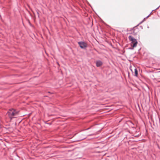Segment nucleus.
I'll list each match as a JSON object with an SVG mask.
<instances>
[{
    "mask_svg": "<svg viewBox=\"0 0 160 160\" xmlns=\"http://www.w3.org/2000/svg\"><path fill=\"white\" fill-rule=\"evenodd\" d=\"M18 111H16L14 109L12 108L9 109L8 110L7 114L11 119H12L13 118H16L15 116L17 115L18 114Z\"/></svg>",
    "mask_w": 160,
    "mask_h": 160,
    "instance_id": "nucleus-1",
    "label": "nucleus"
},
{
    "mask_svg": "<svg viewBox=\"0 0 160 160\" xmlns=\"http://www.w3.org/2000/svg\"><path fill=\"white\" fill-rule=\"evenodd\" d=\"M128 39L131 42V45L133 48L135 47L138 44V42L136 39L132 36L130 35L128 37Z\"/></svg>",
    "mask_w": 160,
    "mask_h": 160,
    "instance_id": "nucleus-2",
    "label": "nucleus"
},
{
    "mask_svg": "<svg viewBox=\"0 0 160 160\" xmlns=\"http://www.w3.org/2000/svg\"><path fill=\"white\" fill-rule=\"evenodd\" d=\"M78 43L81 48L85 49L87 47V44L85 42H79Z\"/></svg>",
    "mask_w": 160,
    "mask_h": 160,
    "instance_id": "nucleus-3",
    "label": "nucleus"
},
{
    "mask_svg": "<svg viewBox=\"0 0 160 160\" xmlns=\"http://www.w3.org/2000/svg\"><path fill=\"white\" fill-rule=\"evenodd\" d=\"M103 63L100 60H97L96 62V65L97 67H100L102 65Z\"/></svg>",
    "mask_w": 160,
    "mask_h": 160,
    "instance_id": "nucleus-4",
    "label": "nucleus"
},
{
    "mask_svg": "<svg viewBox=\"0 0 160 160\" xmlns=\"http://www.w3.org/2000/svg\"><path fill=\"white\" fill-rule=\"evenodd\" d=\"M133 31V33L135 34L138 32V28L134 27L132 29Z\"/></svg>",
    "mask_w": 160,
    "mask_h": 160,
    "instance_id": "nucleus-5",
    "label": "nucleus"
},
{
    "mask_svg": "<svg viewBox=\"0 0 160 160\" xmlns=\"http://www.w3.org/2000/svg\"><path fill=\"white\" fill-rule=\"evenodd\" d=\"M135 72H134V76L136 77H137L138 75V71L137 69L135 68L134 69Z\"/></svg>",
    "mask_w": 160,
    "mask_h": 160,
    "instance_id": "nucleus-6",
    "label": "nucleus"
},
{
    "mask_svg": "<svg viewBox=\"0 0 160 160\" xmlns=\"http://www.w3.org/2000/svg\"><path fill=\"white\" fill-rule=\"evenodd\" d=\"M151 13H152V12H151V13H150V14L149 15H148L147 17V18H148V17L149 16V15H150Z\"/></svg>",
    "mask_w": 160,
    "mask_h": 160,
    "instance_id": "nucleus-7",
    "label": "nucleus"
},
{
    "mask_svg": "<svg viewBox=\"0 0 160 160\" xmlns=\"http://www.w3.org/2000/svg\"><path fill=\"white\" fill-rule=\"evenodd\" d=\"M89 128H87V129H86V130H88L89 129Z\"/></svg>",
    "mask_w": 160,
    "mask_h": 160,
    "instance_id": "nucleus-8",
    "label": "nucleus"
}]
</instances>
